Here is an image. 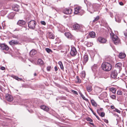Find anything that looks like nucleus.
Segmentation results:
<instances>
[{"instance_id":"obj_1","label":"nucleus","mask_w":127,"mask_h":127,"mask_svg":"<svg viewBox=\"0 0 127 127\" xmlns=\"http://www.w3.org/2000/svg\"><path fill=\"white\" fill-rule=\"evenodd\" d=\"M101 67L102 69L105 71H109L111 69V64L107 62L103 63L102 64Z\"/></svg>"},{"instance_id":"obj_2","label":"nucleus","mask_w":127,"mask_h":127,"mask_svg":"<svg viewBox=\"0 0 127 127\" xmlns=\"http://www.w3.org/2000/svg\"><path fill=\"white\" fill-rule=\"evenodd\" d=\"M112 38L114 44L117 45L120 43V40L116 35L112 32Z\"/></svg>"},{"instance_id":"obj_3","label":"nucleus","mask_w":127,"mask_h":127,"mask_svg":"<svg viewBox=\"0 0 127 127\" xmlns=\"http://www.w3.org/2000/svg\"><path fill=\"white\" fill-rule=\"evenodd\" d=\"M36 24V21L33 20H32L29 22L28 26L30 28L34 29Z\"/></svg>"},{"instance_id":"obj_4","label":"nucleus","mask_w":127,"mask_h":127,"mask_svg":"<svg viewBox=\"0 0 127 127\" xmlns=\"http://www.w3.org/2000/svg\"><path fill=\"white\" fill-rule=\"evenodd\" d=\"M96 4H94L92 5H90L89 7L88 8V10L91 13L93 12L94 11V8H97Z\"/></svg>"},{"instance_id":"obj_5","label":"nucleus","mask_w":127,"mask_h":127,"mask_svg":"<svg viewBox=\"0 0 127 127\" xmlns=\"http://www.w3.org/2000/svg\"><path fill=\"white\" fill-rule=\"evenodd\" d=\"M81 13L82 14L84 13V11L81 9V7H77L74 8V14H77L78 13Z\"/></svg>"},{"instance_id":"obj_6","label":"nucleus","mask_w":127,"mask_h":127,"mask_svg":"<svg viewBox=\"0 0 127 127\" xmlns=\"http://www.w3.org/2000/svg\"><path fill=\"white\" fill-rule=\"evenodd\" d=\"M71 55L72 56H75L77 54V51L76 48L74 47H72L70 52Z\"/></svg>"},{"instance_id":"obj_7","label":"nucleus","mask_w":127,"mask_h":127,"mask_svg":"<svg viewBox=\"0 0 127 127\" xmlns=\"http://www.w3.org/2000/svg\"><path fill=\"white\" fill-rule=\"evenodd\" d=\"M0 47L1 49L3 50L8 51L9 50L8 47L4 44H0Z\"/></svg>"},{"instance_id":"obj_8","label":"nucleus","mask_w":127,"mask_h":127,"mask_svg":"<svg viewBox=\"0 0 127 127\" xmlns=\"http://www.w3.org/2000/svg\"><path fill=\"white\" fill-rule=\"evenodd\" d=\"M72 10L70 8H66L63 10V12L66 14H70L72 13Z\"/></svg>"},{"instance_id":"obj_9","label":"nucleus","mask_w":127,"mask_h":127,"mask_svg":"<svg viewBox=\"0 0 127 127\" xmlns=\"http://www.w3.org/2000/svg\"><path fill=\"white\" fill-rule=\"evenodd\" d=\"M73 28L75 30H79L81 31L82 30V27L79 24H76L74 25Z\"/></svg>"},{"instance_id":"obj_10","label":"nucleus","mask_w":127,"mask_h":127,"mask_svg":"<svg viewBox=\"0 0 127 127\" xmlns=\"http://www.w3.org/2000/svg\"><path fill=\"white\" fill-rule=\"evenodd\" d=\"M88 56L86 54H85L83 57L82 62L83 64L85 65L88 62Z\"/></svg>"},{"instance_id":"obj_11","label":"nucleus","mask_w":127,"mask_h":127,"mask_svg":"<svg viewBox=\"0 0 127 127\" xmlns=\"http://www.w3.org/2000/svg\"><path fill=\"white\" fill-rule=\"evenodd\" d=\"M122 16L121 14H117L115 16L116 21L118 22H120Z\"/></svg>"},{"instance_id":"obj_12","label":"nucleus","mask_w":127,"mask_h":127,"mask_svg":"<svg viewBox=\"0 0 127 127\" xmlns=\"http://www.w3.org/2000/svg\"><path fill=\"white\" fill-rule=\"evenodd\" d=\"M117 71L114 70L112 72V80H113L114 79L117 78Z\"/></svg>"},{"instance_id":"obj_13","label":"nucleus","mask_w":127,"mask_h":127,"mask_svg":"<svg viewBox=\"0 0 127 127\" xmlns=\"http://www.w3.org/2000/svg\"><path fill=\"white\" fill-rule=\"evenodd\" d=\"M5 97L6 99L9 101H12L13 100L12 96L8 94L6 95Z\"/></svg>"},{"instance_id":"obj_14","label":"nucleus","mask_w":127,"mask_h":127,"mask_svg":"<svg viewBox=\"0 0 127 127\" xmlns=\"http://www.w3.org/2000/svg\"><path fill=\"white\" fill-rule=\"evenodd\" d=\"M122 64L120 63H117L115 66V67L118 69L119 71H121L122 69Z\"/></svg>"},{"instance_id":"obj_15","label":"nucleus","mask_w":127,"mask_h":127,"mask_svg":"<svg viewBox=\"0 0 127 127\" xmlns=\"http://www.w3.org/2000/svg\"><path fill=\"white\" fill-rule=\"evenodd\" d=\"M18 43V41L15 40H12L9 42V44L11 45H17Z\"/></svg>"},{"instance_id":"obj_16","label":"nucleus","mask_w":127,"mask_h":127,"mask_svg":"<svg viewBox=\"0 0 127 127\" xmlns=\"http://www.w3.org/2000/svg\"><path fill=\"white\" fill-rule=\"evenodd\" d=\"M26 24V22L23 20H19L17 23V24L20 26H22Z\"/></svg>"},{"instance_id":"obj_17","label":"nucleus","mask_w":127,"mask_h":127,"mask_svg":"<svg viewBox=\"0 0 127 127\" xmlns=\"http://www.w3.org/2000/svg\"><path fill=\"white\" fill-rule=\"evenodd\" d=\"M98 39L99 41L101 43H104L106 41V39L101 37H99Z\"/></svg>"},{"instance_id":"obj_18","label":"nucleus","mask_w":127,"mask_h":127,"mask_svg":"<svg viewBox=\"0 0 127 127\" xmlns=\"http://www.w3.org/2000/svg\"><path fill=\"white\" fill-rule=\"evenodd\" d=\"M40 108L46 111H48L49 110V108L48 107L44 105H41L40 106Z\"/></svg>"},{"instance_id":"obj_19","label":"nucleus","mask_w":127,"mask_h":127,"mask_svg":"<svg viewBox=\"0 0 127 127\" xmlns=\"http://www.w3.org/2000/svg\"><path fill=\"white\" fill-rule=\"evenodd\" d=\"M116 112L119 113H121V111L118 109H117L115 108V110H113V111H112V113L113 115L115 116H117L118 117H119V115L116 113H115L114 112Z\"/></svg>"},{"instance_id":"obj_20","label":"nucleus","mask_w":127,"mask_h":127,"mask_svg":"<svg viewBox=\"0 0 127 127\" xmlns=\"http://www.w3.org/2000/svg\"><path fill=\"white\" fill-rule=\"evenodd\" d=\"M37 53L36 50L32 49L31 50L30 52V54L31 56L32 57L35 54Z\"/></svg>"},{"instance_id":"obj_21","label":"nucleus","mask_w":127,"mask_h":127,"mask_svg":"<svg viewBox=\"0 0 127 127\" xmlns=\"http://www.w3.org/2000/svg\"><path fill=\"white\" fill-rule=\"evenodd\" d=\"M48 34L49 38L50 39H54V38L55 36L52 33L49 32L48 33Z\"/></svg>"},{"instance_id":"obj_22","label":"nucleus","mask_w":127,"mask_h":127,"mask_svg":"<svg viewBox=\"0 0 127 127\" xmlns=\"http://www.w3.org/2000/svg\"><path fill=\"white\" fill-rule=\"evenodd\" d=\"M65 35L68 38L71 39L72 38V35L69 32H67L65 33Z\"/></svg>"},{"instance_id":"obj_23","label":"nucleus","mask_w":127,"mask_h":127,"mask_svg":"<svg viewBox=\"0 0 127 127\" xmlns=\"http://www.w3.org/2000/svg\"><path fill=\"white\" fill-rule=\"evenodd\" d=\"M15 15V14L13 12L10 13L8 15V18L10 19H13Z\"/></svg>"},{"instance_id":"obj_24","label":"nucleus","mask_w":127,"mask_h":127,"mask_svg":"<svg viewBox=\"0 0 127 127\" xmlns=\"http://www.w3.org/2000/svg\"><path fill=\"white\" fill-rule=\"evenodd\" d=\"M119 58L121 59H123L125 57L126 55L124 53H121L119 54Z\"/></svg>"},{"instance_id":"obj_25","label":"nucleus","mask_w":127,"mask_h":127,"mask_svg":"<svg viewBox=\"0 0 127 127\" xmlns=\"http://www.w3.org/2000/svg\"><path fill=\"white\" fill-rule=\"evenodd\" d=\"M89 35L92 38H94L95 36V34L94 32H90Z\"/></svg>"},{"instance_id":"obj_26","label":"nucleus","mask_w":127,"mask_h":127,"mask_svg":"<svg viewBox=\"0 0 127 127\" xmlns=\"http://www.w3.org/2000/svg\"><path fill=\"white\" fill-rule=\"evenodd\" d=\"M95 89L96 92L99 93L101 92L102 91V89L101 88L98 87H95Z\"/></svg>"},{"instance_id":"obj_27","label":"nucleus","mask_w":127,"mask_h":127,"mask_svg":"<svg viewBox=\"0 0 127 127\" xmlns=\"http://www.w3.org/2000/svg\"><path fill=\"white\" fill-rule=\"evenodd\" d=\"M37 63L38 64L43 65L44 64V63L42 60L41 59H39L38 60Z\"/></svg>"},{"instance_id":"obj_28","label":"nucleus","mask_w":127,"mask_h":127,"mask_svg":"<svg viewBox=\"0 0 127 127\" xmlns=\"http://www.w3.org/2000/svg\"><path fill=\"white\" fill-rule=\"evenodd\" d=\"M13 9L14 10L16 11H18L19 10V7L18 5H16L13 8Z\"/></svg>"},{"instance_id":"obj_29","label":"nucleus","mask_w":127,"mask_h":127,"mask_svg":"<svg viewBox=\"0 0 127 127\" xmlns=\"http://www.w3.org/2000/svg\"><path fill=\"white\" fill-rule=\"evenodd\" d=\"M86 88L87 91L89 92H90L92 91V87L90 86H87Z\"/></svg>"},{"instance_id":"obj_30","label":"nucleus","mask_w":127,"mask_h":127,"mask_svg":"<svg viewBox=\"0 0 127 127\" xmlns=\"http://www.w3.org/2000/svg\"><path fill=\"white\" fill-rule=\"evenodd\" d=\"M85 75L86 74L84 71H82L80 73V76L82 78H84Z\"/></svg>"},{"instance_id":"obj_31","label":"nucleus","mask_w":127,"mask_h":127,"mask_svg":"<svg viewBox=\"0 0 127 127\" xmlns=\"http://www.w3.org/2000/svg\"><path fill=\"white\" fill-rule=\"evenodd\" d=\"M100 96L102 98H104L106 97L107 93L105 92H103L101 94Z\"/></svg>"},{"instance_id":"obj_32","label":"nucleus","mask_w":127,"mask_h":127,"mask_svg":"<svg viewBox=\"0 0 127 127\" xmlns=\"http://www.w3.org/2000/svg\"><path fill=\"white\" fill-rule=\"evenodd\" d=\"M98 66L96 64H95L92 67V69L93 71H95L97 67Z\"/></svg>"},{"instance_id":"obj_33","label":"nucleus","mask_w":127,"mask_h":127,"mask_svg":"<svg viewBox=\"0 0 127 127\" xmlns=\"http://www.w3.org/2000/svg\"><path fill=\"white\" fill-rule=\"evenodd\" d=\"M91 102L92 105L95 107H96L97 106V104L95 102L94 100H91Z\"/></svg>"},{"instance_id":"obj_34","label":"nucleus","mask_w":127,"mask_h":127,"mask_svg":"<svg viewBox=\"0 0 127 127\" xmlns=\"http://www.w3.org/2000/svg\"><path fill=\"white\" fill-rule=\"evenodd\" d=\"M103 109L102 108H99L97 110V113L99 114H100V113L101 111H102L103 110Z\"/></svg>"},{"instance_id":"obj_35","label":"nucleus","mask_w":127,"mask_h":127,"mask_svg":"<svg viewBox=\"0 0 127 127\" xmlns=\"http://www.w3.org/2000/svg\"><path fill=\"white\" fill-rule=\"evenodd\" d=\"M58 64L60 66L61 68L62 69H64V67L62 62L61 61H60L59 62Z\"/></svg>"},{"instance_id":"obj_36","label":"nucleus","mask_w":127,"mask_h":127,"mask_svg":"<svg viewBox=\"0 0 127 127\" xmlns=\"http://www.w3.org/2000/svg\"><path fill=\"white\" fill-rule=\"evenodd\" d=\"M116 91V88H115L112 87V92L114 94L115 93Z\"/></svg>"},{"instance_id":"obj_37","label":"nucleus","mask_w":127,"mask_h":127,"mask_svg":"<svg viewBox=\"0 0 127 127\" xmlns=\"http://www.w3.org/2000/svg\"><path fill=\"white\" fill-rule=\"evenodd\" d=\"M12 37L14 38L18 39L19 38V37L18 35H13Z\"/></svg>"},{"instance_id":"obj_38","label":"nucleus","mask_w":127,"mask_h":127,"mask_svg":"<svg viewBox=\"0 0 127 127\" xmlns=\"http://www.w3.org/2000/svg\"><path fill=\"white\" fill-rule=\"evenodd\" d=\"M80 96L81 97L83 98V99L86 100V101H87L88 100V99L86 98L84 96V95L81 93L80 94Z\"/></svg>"},{"instance_id":"obj_39","label":"nucleus","mask_w":127,"mask_h":127,"mask_svg":"<svg viewBox=\"0 0 127 127\" xmlns=\"http://www.w3.org/2000/svg\"><path fill=\"white\" fill-rule=\"evenodd\" d=\"M99 18V16H96L95 18V19L93 21V22H95L96 21H97Z\"/></svg>"},{"instance_id":"obj_40","label":"nucleus","mask_w":127,"mask_h":127,"mask_svg":"<svg viewBox=\"0 0 127 127\" xmlns=\"http://www.w3.org/2000/svg\"><path fill=\"white\" fill-rule=\"evenodd\" d=\"M76 82L79 83H80L81 82L80 80L79 79V77L78 76H77L76 78Z\"/></svg>"},{"instance_id":"obj_41","label":"nucleus","mask_w":127,"mask_h":127,"mask_svg":"<svg viewBox=\"0 0 127 127\" xmlns=\"http://www.w3.org/2000/svg\"><path fill=\"white\" fill-rule=\"evenodd\" d=\"M123 93L121 91L119 90L118 91L117 94L118 95H121Z\"/></svg>"},{"instance_id":"obj_42","label":"nucleus","mask_w":127,"mask_h":127,"mask_svg":"<svg viewBox=\"0 0 127 127\" xmlns=\"http://www.w3.org/2000/svg\"><path fill=\"white\" fill-rule=\"evenodd\" d=\"M45 50L48 53H50L51 51V50L48 48H46Z\"/></svg>"},{"instance_id":"obj_43","label":"nucleus","mask_w":127,"mask_h":127,"mask_svg":"<svg viewBox=\"0 0 127 127\" xmlns=\"http://www.w3.org/2000/svg\"><path fill=\"white\" fill-rule=\"evenodd\" d=\"M101 117H103L105 116V113L104 112H102L99 114Z\"/></svg>"},{"instance_id":"obj_44","label":"nucleus","mask_w":127,"mask_h":127,"mask_svg":"<svg viewBox=\"0 0 127 127\" xmlns=\"http://www.w3.org/2000/svg\"><path fill=\"white\" fill-rule=\"evenodd\" d=\"M116 98V96L115 95H112V99H115Z\"/></svg>"},{"instance_id":"obj_45","label":"nucleus","mask_w":127,"mask_h":127,"mask_svg":"<svg viewBox=\"0 0 127 127\" xmlns=\"http://www.w3.org/2000/svg\"><path fill=\"white\" fill-rule=\"evenodd\" d=\"M71 91L74 94H76V95L78 94L77 92L73 90H72Z\"/></svg>"},{"instance_id":"obj_46","label":"nucleus","mask_w":127,"mask_h":127,"mask_svg":"<svg viewBox=\"0 0 127 127\" xmlns=\"http://www.w3.org/2000/svg\"><path fill=\"white\" fill-rule=\"evenodd\" d=\"M51 68V67L50 66H48L47 67V70L48 71H49L50 70V68Z\"/></svg>"},{"instance_id":"obj_47","label":"nucleus","mask_w":127,"mask_h":127,"mask_svg":"<svg viewBox=\"0 0 127 127\" xmlns=\"http://www.w3.org/2000/svg\"><path fill=\"white\" fill-rule=\"evenodd\" d=\"M41 24L43 25H45L46 24V23L44 21H43L41 22Z\"/></svg>"},{"instance_id":"obj_48","label":"nucleus","mask_w":127,"mask_h":127,"mask_svg":"<svg viewBox=\"0 0 127 127\" xmlns=\"http://www.w3.org/2000/svg\"><path fill=\"white\" fill-rule=\"evenodd\" d=\"M87 120L91 122H92L93 121L92 120L89 118H87Z\"/></svg>"},{"instance_id":"obj_49","label":"nucleus","mask_w":127,"mask_h":127,"mask_svg":"<svg viewBox=\"0 0 127 127\" xmlns=\"http://www.w3.org/2000/svg\"><path fill=\"white\" fill-rule=\"evenodd\" d=\"M16 80H19V79L20 80H22V79L19 78H18V77H15V78H14Z\"/></svg>"},{"instance_id":"obj_50","label":"nucleus","mask_w":127,"mask_h":127,"mask_svg":"<svg viewBox=\"0 0 127 127\" xmlns=\"http://www.w3.org/2000/svg\"><path fill=\"white\" fill-rule=\"evenodd\" d=\"M97 118V119L99 120H101L99 118V117L97 115H96L95 116Z\"/></svg>"},{"instance_id":"obj_51","label":"nucleus","mask_w":127,"mask_h":127,"mask_svg":"<svg viewBox=\"0 0 127 127\" xmlns=\"http://www.w3.org/2000/svg\"><path fill=\"white\" fill-rule=\"evenodd\" d=\"M1 69L2 70H4L5 69V67H1Z\"/></svg>"},{"instance_id":"obj_52","label":"nucleus","mask_w":127,"mask_h":127,"mask_svg":"<svg viewBox=\"0 0 127 127\" xmlns=\"http://www.w3.org/2000/svg\"><path fill=\"white\" fill-rule=\"evenodd\" d=\"M119 4L120 5H123V3L122 2H120Z\"/></svg>"},{"instance_id":"obj_53","label":"nucleus","mask_w":127,"mask_h":127,"mask_svg":"<svg viewBox=\"0 0 127 127\" xmlns=\"http://www.w3.org/2000/svg\"><path fill=\"white\" fill-rule=\"evenodd\" d=\"M20 29H16L14 31H19L20 30Z\"/></svg>"},{"instance_id":"obj_54","label":"nucleus","mask_w":127,"mask_h":127,"mask_svg":"<svg viewBox=\"0 0 127 127\" xmlns=\"http://www.w3.org/2000/svg\"><path fill=\"white\" fill-rule=\"evenodd\" d=\"M55 71H57L58 70L57 68V67L56 66H55Z\"/></svg>"},{"instance_id":"obj_55","label":"nucleus","mask_w":127,"mask_h":127,"mask_svg":"<svg viewBox=\"0 0 127 127\" xmlns=\"http://www.w3.org/2000/svg\"><path fill=\"white\" fill-rule=\"evenodd\" d=\"M104 121L106 123H108V121L106 119H105L104 120Z\"/></svg>"},{"instance_id":"obj_56","label":"nucleus","mask_w":127,"mask_h":127,"mask_svg":"<svg viewBox=\"0 0 127 127\" xmlns=\"http://www.w3.org/2000/svg\"><path fill=\"white\" fill-rule=\"evenodd\" d=\"M111 108H112V109H114L115 108V107L114 106L112 105Z\"/></svg>"},{"instance_id":"obj_57","label":"nucleus","mask_w":127,"mask_h":127,"mask_svg":"<svg viewBox=\"0 0 127 127\" xmlns=\"http://www.w3.org/2000/svg\"><path fill=\"white\" fill-rule=\"evenodd\" d=\"M90 110L92 111V112L93 111V109L90 107H89Z\"/></svg>"},{"instance_id":"obj_58","label":"nucleus","mask_w":127,"mask_h":127,"mask_svg":"<svg viewBox=\"0 0 127 127\" xmlns=\"http://www.w3.org/2000/svg\"><path fill=\"white\" fill-rule=\"evenodd\" d=\"M95 116H96V114L95 113H93V114Z\"/></svg>"},{"instance_id":"obj_59","label":"nucleus","mask_w":127,"mask_h":127,"mask_svg":"<svg viewBox=\"0 0 127 127\" xmlns=\"http://www.w3.org/2000/svg\"><path fill=\"white\" fill-rule=\"evenodd\" d=\"M36 73H35L34 74V76H36Z\"/></svg>"},{"instance_id":"obj_60","label":"nucleus","mask_w":127,"mask_h":127,"mask_svg":"<svg viewBox=\"0 0 127 127\" xmlns=\"http://www.w3.org/2000/svg\"><path fill=\"white\" fill-rule=\"evenodd\" d=\"M90 124L91 125H93V123H90Z\"/></svg>"},{"instance_id":"obj_61","label":"nucleus","mask_w":127,"mask_h":127,"mask_svg":"<svg viewBox=\"0 0 127 127\" xmlns=\"http://www.w3.org/2000/svg\"><path fill=\"white\" fill-rule=\"evenodd\" d=\"M92 112L93 113H93H95V112H94V111H93V112Z\"/></svg>"},{"instance_id":"obj_62","label":"nucleus","mask_w":127,"mask_h":127,"mask_svg":"<svg viewBox=\"0 0 127 127\" xmlns=\"http://www.w3.org/2000/svg\"><path fill=\"white\" fill-rule=\"evenodd\" d=\"M87 46H88V47H89V45H87Z\"/></svg>"},{"instance_id":"obj_63","label":"nucleus","mask_w":127,"mask_h":127,"mask_svg":"<svg viewBox=\"0 0 127 127\" xmlns=\"http://www.w3.org/2000/svg\"><path fill=\"white\" fill-rule=\"evenodd\" d=\"M110 35L111 36V33H110Z\"/></svg>"},{"instance_id":"obj_64","label":"nucleus","mask_w":127,"mask_h":127,"mask_svg":"<svg viewBox=\"0 0 127 127\" xmlns=\"http://www.w3.org/2000/svg\"><path fill=\"white\" fill-rule=\"evenodd\" d=\"M61 52H63V51H61Z\"/></svg>"}]
</instances>
